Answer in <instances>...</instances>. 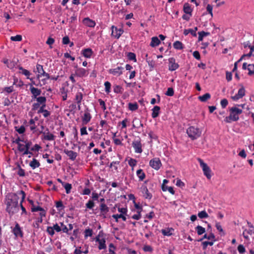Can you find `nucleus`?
Segmentation results:
<instances>
[{
    "instance_id": "58836bf2",
    "label": "nucleus",
    "mask_w": 254,
    "mask_h": 254,
    "mask_svg": "<svg viewBox=\"0 0 254 254\" xmlns=\"http://www.w3.org/2000/svg\"><path fill=\"white\" fill-rule=\"evenodd\" d=\"M112 217L114 218L117 222H118L119 218H122L123 221H125L127 219L125 215H123L122 214H114L112 215Z\"/></svg>"
},
{
    "instance_id": "39448f33",
    "label": "nucleus",
    "mask_w": 254,
    "mask_h": 254,
    "mask_svg": "<svg viewBox=\"0 0 254 254\" xmlns=\"http://www.w3.org/2000/svg\"><path fill=\"white\" fill-rule=\"evenodd\" d=\"M46 98L44 96H39L38 98L33 100L36 102L33 104L32 106V110L36 111L40 107L44 106L46 103Z\"/></svg>"
},
{
    "instance_id": "49530a36",
    "label": "nucleus",
    "mask_w": 254,
    "mask_h": 254,
    "mask_svg": "<svg viewBox=\"0 0 254 254\" xmlns=\"http://www.w3.org/2000/svg\"><path fill=\"white\" fill-rule=\"evenodd\" d=\"M56 206L58 209L59 211H61L63 210L64 208V206L63 205V202L61 201H57L56 202Z\"/></svg>"
},
{
    "instance_id": "a18cd8bd",
    "label": "nucleus",
    "mask_w": 254,
    "mask_h": 254,
    "mask_svg": "<svg viewBox=\"0 0 254 254\" xmlns=\"http://www.w3.org/2000/svg\"><path fill=\"white\" fill-rule=\"evenodd\" d=\"M203 239H207L208 240H211V241H215V236L214 235L211 233L209 234H205L204 236H203Z\"/></svg>"
},
{
    "instance_id": "603ef678",
    "label": "nucleus",
    "mask_w": 254,
    "mask_h": 254,
    "mask_svg": "<svg viewBox=\"0 0 254 254\" xmlns=\"http://www.w3.org/2000/svg\"><path fill=\"white\" fill-rule=\"evenodd\" d=\"M206 11L208 12V13L210 15L211 17H213V12H212L213 6L210 4H208L206 5Z\"/></svg>"
},
{
    "instance_id": "6e6552de",
    "label": "nucleus",
    "mask_w": 254,
    "mask_h": 254,
    "mask_svg": "<svg viewBox=\"0 0 254 254\" xmlns=\"http://www.w3.org/2000/svg\"><path fill=\"white\" fill-rule=\"evenodd\" d=\"M149 165L155 170H158L162 164L159 158H154L150 161Z\"/></svg>"
},
{
    "instance_id": "3c124183",
    "label": "nucleus",
    "mask_w": 254,
    "mask_h": 254,
    "mask_svg": "<svg viewBox=\"0 0 254 254\" xmlns=\"http://www.w3.org/2000/svg\"><path fill=\"white\" fill-rule=\"evenodd\" d=\"M198 216L199 218L202 219L207 218L208 215L205 211L203 210L198 212Z\"/></svg>"
},
{
    "instance_id": "9b49d317",
    "label": "nucleus",
    "mask_w": 254,
    "mask_h": 254,
    "mask_svg": "<svg viewBox=\"0 0 254 254\" xmlns=\"http://www.w3.org/2000/svg\"><path fill=\"white\" fill-rule=\"evenodd\" d=\"M246 91L244 87L242 86L241 88H240L237 94L233 96H231V99L234 101H238L240 99L243 98L245 95Z\"/></svg>"
},
{
    "instance_id": "dca6fc26",
    "label": "nucleus",
    "mask_w": 254,
    "mask_h": 254,
    "mask_svg": "<svg viewBox=\"0 0 254 254\" xmlns=\"http://www.w3.org/2000/svg\"><path fill=\"white\" fill-rule=\"evenodd\" d=\"M12 232L15 235V237H22L23 234L22 231L18 225V224H16L15 227L12 229Z\"/></svg>"
},
{
    "instance_id": "864d4df0",
    "label": "nucleus",
    "mask_w": 254,
    "mask_h": 254,
    "mask_svg": "<svg viewBox=\"0 0 254 254\" xmlns=\"http://www.w3.org/2000/svg\"><path fill=\"white\" fill-rule=\"evenodd\" d=\"M93 234V231L90 229H86L84 231V237L87 238L88 237H91Z\"/></svg>"
},
{
    "instance_id": "423d86ee",
    "label": "nucleus",
    "mask_w": 254,
    "mask_h": 254,
    "mask_svg": "<svg viewBox=\"0 0 254 254\" xmlns=\"http://www.w3.org/2000/svg\"><path fill=\"white\" fill-rule=\"evenodd\" d=\"M197 161L199 163L200 166L202 169L204 175L206 177L207 179H210L211 177V171L210 168L205 163L203 162L201 159L198 158Z\"/></svg>"
},
{
    "instance_id": "052dcab7",
    "label": "nucleus",
    "mask_w": 254,
    "mask_h": 254,
    "mask_svg": "<svg viewBox=\"0 0 254 254\" xmlns=\"http://www.w3.org/2000/svg\"><path fill=\"white\" fill-rule=\"evenodd\" d=\"M17 174L20 177H24L25 175L24 170L22 169L20 166H19V167H18V171H17Z\"/></svg>"
},
{
    "instance_id": "cd10ccee",
    "label": "nucleus",
    "mask_w": 254,
    "mask_h": 254,
    "mask_svg": "<svg viewBox=\"0 0 254 254\" xmlns=\"http://www.w3.org/2000/svg\"><path fill=\"white\" fill-rule=\"evenodd\" d=\"M81 247L76 248L74 252V254H81L82 253L86 254L88 253V248L86 246H85V249L83 248L81 250Z\"/></svg>"
},
{
    "instance_id": "1a4fd4ad",
    "label": "nucleus",
    "mask_w": 254,
    "mask_h": 254,
    "mask_svg": "<svg viewBox=\"0 0 254 254\" xmlns=\"http://www.w3.org/2000/svg\"><path fill=\"white\" fill-rule=\"evenodd\" d=\"M30 91L32 94V101L38 98L41 93V89L34 87L32 84L30 85Z\"/></svg>"
},
{
    "instance_id": "aec40b11",
    "label": "nucleus",
    "mask_w": 254,
    "mask_h": 254,
    "mask_svg": "<svg viewBox=\"0 0 254 254\" xmlns=\"http://www.w3.org/2000/svg\"><path fill=\"white\" fill-rule=\"evenodd\" d=\"M64 152L68 156L69 158L72 161L75 160L77 156V153L72 150L65 149Z\"/></svg>"
},
{
    "instance_id": "f257e3e1",
    "label": "nucleus",
    "mask_w": 254,
    "mask_h": 254,
    "mask_svg": "<svg viewBox=\"0 0 254 254\" xmlns=\"http://www.w3.org/2000/svg\"><path fill=\"white\" fill-rule=\"evenodd\" d=\"M18 193H11L7 195L5 204L6 205V210L9 214H13L18 212L19 210Z\"/></svg>"
},
{
    "instance_id": "b1692460",
    "label": "nucleus",
    "mask_w": 254,
    "mask_h": 254,
    "mask_svg": "<svg viewBox=\"0 0 254 254\" xmlns=\"http://www.w3.org/2000/svg\"><path fill=\"white\" fill-rule=\"evenodd\" d=\"M96 241L98 242V249L99 250H103L106 248V245L105 244L106 241L104 238L100 239L99 237H97Z\"/></svg>"
},
{
    "instance_id": "20e7f679",
    "label": "nucleus",
    "mask_w": 254,
    "mask_h": 254,
    "mask_svg": "<svg viewBox=\"0 0 254 254\" xmlns=\"http://www.w3.org/2000/svg\"><path fill=\"white\" fill-rule=\"evenodd\" d=\"M187 133L189 137L194 140L200 136L201 131L198 127L191 126L187 129Z\"/></svg>"
},
{
    "instance_id": "7c9ffc66",
    "label": "nucleus",
    "mask_w": 254,
    "mask_h": 254,
    "mask_svg": "<svg viewBox=\"0 0 254 254\" xmlns=\"http://www.w3.org/2000/svg\"><path fill=\"white\" fill-rule=\"evenodd\" d=\"M160 43V41L157 37H153L151 38V41L150 46L152 47H155L158 46Z\"/></svg>"
},
{
    "instance_id": "0e129e2a",
    "label": "nucleus",
    "mask_w": 254,
    "mask_h": 254,
    "mask_svg": "<svg viewBox=\"0 0 254 254\" xmlns=\"http://www.w3.org/2000/svg\"><path fill=\"white\" fill-rule=\"evenodd\" d=\"M174 94V90L172 88H168L166 93V95L169 96H172Z\"/></svg>"
},
{
    "instance_id": "a211bd4d",
    "label": "nucleus",
    "mask_w": 254,
    "mask_h": 254,
    "mask_svg": "<svg viewBox=\"0 0 254 254\" xmlns=\"http://www.w3.org/2000/svg\"><path fill=\"white\" fill-rule=\"evenodd\" d=\"M75 73L78 76L82 77L87 76L88 71L83 68H78L75 70Z\"/></svg>"
},
{
    "instance_id": "de8ad7c7",
    "label": "nucleus",
    "mask_w": 254,
    "mask_h": 254,
    "mask_svg": "<svg viewBox=\"0 0 254 254\" xmlns=\"http://www.w3.org/2000/svg\"><path fill=\"white\" fill-rule=\"evenodd\" d=\"M191 34L193 36H196V34H195L194 31H192V29H185L184 31V34L187 35L189 34Z\"/></svg>"
},
{
    "instance_id": "bf43d9fd",
    "label": "nucleus",
    "mask_w": 254,
    "mask_h": 254,
    "mask_svg": "<svg viewBox=\"0 0 254 254\" xmlns=\"http://www.w3.org/2000/svg\"><path fill=\"white\" fill-rule=\"evenodd\" d=\"M47 233L51 236H53L55 234L54 230L53 227L49 226L47 228Z\"/></svg>"
},
{
    "instance_id": "c85d7f7f",
    "label": "nucleus",
    "mask_w": 254,
    "mask_h": 254,
    "mask_svg": "<svg viewBox=\"0 0 254 254\" xmlns=\"http://www.w3.org/2000/svg\"><path fill=\"white\" fill-rule=\"evenodd\" d=\"M160 108L158 106H155L154 107V108L152 109V114L151 116L153 118H157L160 113Z\"/></svg>"
},
{
    "instance_id": "0eeeda50",
    "label": "nucleus",
    "mask_w": 254,
    "mask_h": 254,
    "mask_svg": "<svg viewBox=\"0 0 254 254\" xmlns=\"http://www.w3.org/2000/svg\"><path fill=\"white\" fill-rule=\"evenodd\" d=\"M92 116L90 114V110L88 108H86L81 115L82 123L83 125H87L90 122Z\"/></svg>"
},
{
    "instance_id": "473e14b6",
    "label": "nucleus",
    "mask_w": 254,
    "mask_h": 254,
    "mask_svg": "<svg viewBox=\"0 0 254 254\" xmlns=\"http://www.w3.org/2000/svg\"><path fill=\"white\" fill-rule=\"evenodd\" d=\"M183 11L186 14H192V9L188 3H185L184 4Z\"/></svg>"
},
{
    "instance_id": "680f3d73",
    "label": "nucleus",
    "mask_w": 254,
    "mask_h": 254,
    "mask_svg": "<svg viewBox=\"0 0 254 254\" xmlns=\"http://www.w3.org/2000/svg\"><path fill=\"white\" fill-rule=\"evenodd\" d=\"M220 104L222 108H225L228 104V100L226 99H222L220 102Z\"/></svg>"
},
{
    "instance_id": "13d9d810",
    "label": "nucleus",
    "mask_w": 254,
    "mask_h": 254,
    "mask_svg": "<svg viewBox=\"0 0 254 254\" xmlns=\"http://www.w3.org/2000/svg\"><path fill=\"white\" fill-rule=\"evenodd\" d=\"M127 57H128V59H129L130 60H132L134 62L136 61V56H135V54H134L133 53H131V52L128 53Z\"/></svg>"
},
{
    "instance_id": "6e6d98bb",
    "label": "nucleus",
    "mask_w": 254,
    "mask_h": 254,
    "mask_svg": "<svg viewBox=\"0 0 254 254\" xmlns=\"http://www.w3.org/2000/svg\"><path fill=\"white\" fill-rule=\"evenodd\" d=\"M104 85H105V87L106 92H107V93H109V92H110V89H111V83L109 81H106L104 83Z\"/></svg>"
},
{
    "instance_id": "2f4dec72",
    "label": "nucleus",
    "mask_w": 254,
    "mask_h": 254,
    "mask_svg": "<svg viewBox=\"0 0 254 254\" xmlns=\"http://www.w3.org/2000/svg\"><path fill=\"white\" fill-rule=\"evenodd\" d=\"M35 120L37 121L38 118L32 119L28 123V126H29L31 130H34L36 128L37 126L35 125Z\"/></svg>"
},
{
    "instance_id": "4be33fe9",
    "label": "nucleus",
    "mask_w": 254,
    "mask_h": 254,
    "mask_svg": "<svg viewBox=\"0 0 254 254\" xmlns=\"http://www.w3.org/2000/svg\"><path fill=\"white\" fill-rule=\"evenodd\" d=\"M18 150L23 153V155H27V154H32V153L26 149L25 147V145L22 144L21 143L18 144L17 146Z\"/></svg>"
},
{
    "instance_id": "4468645a",
    "label": "nucleus",
    "mask_w": 254,
    "mask_h": 254,
    "mask_svg": "<svg viewBox=\"0 0 254 254\" xmlns=\"http://www.w3.org/2000/svg\"><path fill=\"white\" fill-rule=\"evenodd\" d=\"M124 69V67L122 66H118L115 68L110 69L109 70V73L115 76H119L123 73Z\"/></svg>"
},
{
    "instance_id": "ddd939ff",
    "label": "nucleus",
    "mask_w": 254,
    "mask_h": 254,
    "mask_svg": "<svg viewBox=\"0 0 254 254\" xmlns=\"http://www.w3.org/2000/svg\"><path fill=\"white\" fill-rule=\"evenodd\" d=\"M169 70L170 71H174L178 69L179 65L174 58H169Z\"/></svg>"
},
{
    "instance_id": "5701e85b",
    "label": "nucleus",
    "mask_w": 254,
    "mask_h": 254,
    "mask_svg": "<svg viewBox=\"0 0 254 254\" xmlns=\"http://www.w3.org/2000/svg\"><path fill=\"white\" fill-rule=\"evenodd\" d=\"M56 138V136L52 133L48 131L47 132H44L43 134V139L52 141L54 140Z\"/></svg>"
},
{
    "instance_id": "e2e57ef3",
    "label": "nucleus",
    "mask_w": 254,
    "mask_h": 254,
    "mask_svg": "<svg viewBox=\"0 0 254 254\" xmlns=\"http://www.w3.org/2000/svg\"><path fill=\"white\" fill-rule=\"evenodd\" d=\"M238 251L239 253L243 254L246 252L245 248L242 245H240L238 247Z\"/></svg>"
},
{
    "instance_id": "f8f14e48",
    "label": "nucleus",
    "mask_w": 254,
    "mask_h": 254,
    "mask_svg": "<svg viewBox=\"0 0 254 254\" xmlns=\"http://www.w3.org/2000/svg\"><path fill=\"white\" fill-rule=\"evenodd\" d=\"M132 145L135 153H141L142 152V144L139 139L134 140Z\"/></svg>"
},
{
    "instance_id": "4d7b16f0",
    "label": "nucleus",
    "mask_w": 254,
    "mask_h": 254,
    "mask_svg": "<svg viewBox=\"0 0 254 254\" xmlns=\"http://www.w3.org/2000/svg\"><path fill=\"white\" fill-rule=\"evenodd\" d=\"M10 40L12 41H21L22 40V36L20 35H17L15 36H11Z\"/></svg>"
},
{
    "instance_id": "5fc2aeb1",
    "label": "nucleus",
    "mask_w": 254,
    "mask_h": 254,
    "mask_svg": "<svg viewBox=\"0 0 254 254\" xmlns=\"http://www.w3.org/2000/svg\"><path fill=\"white\" fill-rule=\"evenodd\" d=\"M122 87L119 85H116L114 87V91L116 93H121L123 92Z\"/></svg>"
},
{
    "instance_id": "4c0bfd02",
    "label": "nucleus",
    "mask_w": 254,
    "mask_h": 254,
    "mask_svg": "<svg viewBox=\"0 0 254 254\" xmlns=\"http://www.w3.org/2000/svg\"><path fill=\"white\" fill-rule=\"evenodd\" d=\"M162 189L164 191L168 190L169 192H170L172 194H174L175 193V191L174 190L173 188L171 187H168L165 185H162Z\"/></svg>"
},
{
    "instance_id": "f704fd0d",
    "label": "nucleus",
    "mask_w": 254,
    "mask_h": 254,
    "mask_svg": "<svg viewBox=\"0 0 254 254\" xmlns=\"http://www.w3.org/2000/svg\"><path fill=\"white\" fill-rule=\"evenodd\" d=\"M83 99V95L81 92H78L76 93L75 100L77 104H81V101Z\"/></svg>"
},
{
    "instance_id": "c03bdc74",
    "label": "nucleus",
    "mask_w": 254,
    "mask_h": 254,
    "mask_svg": "<svg viewBox=\"0 0 254 254\" xmlns=\"http://www.w3.org/2000/svg\"><path fill=\"white\" fill-rule=\"evenodd\" d=\"M210 98V95L209 93H205L202 96L198 97L199 99L202 102H205Z\"/></svg>"
},
{
    "instance_id": "8fccbe9b",
    "label": "nucleus",
    "mask_w": 254,
    "mask_h": 254,
    "mask_svg": "<svg viewBox=\"0 0 254 254\" xmlns=\"http://www.w3.org/2000/svg\"><path fill=\"white\" fill-rule=\"evenodd\" d=\"M215 227L216 228V229H217V230L221 233L223 235H225V233H224V231H223V228H222V226L220 224V223L219 222H216V224H215Z\"/></svg>"
},
{
    "instance_id": "79ce46f5",
    "label": "nucleus",
    "mask_w": 254,
    "mask_h": 254,
    "mask_svg": "<svg viewBox=\"0 0 254 254\" xmlns=\"http://www.w3.org/2000/svg\"><path fill=\"white\" fill-rule=\"evenodd\" d=\"M174 48L177 50H181L183 49V46L182 42L177 41L173 44Z\"/></svg>"
},
{
    "instance_id": "9d476101",
    "label": "nucleus",
    "mask_w": 254,
    "mask_h": 254,
    "mask_svg": "<svg viewBox=\"0 0 254 254\" xmlns=\"http://www.w3.org/2000/svg\"><path fill=\"white\" fill-rule=\"evenodd\" d=\"M111 29L112 36L117 39H119L124 32V30L122 28L118 29L117 27H115V26H112Z\"/></svg>"
},
{
    "instance_id": "a19ab883",
    "label": "nucleus",
    "mask_w": 254,
    "mask_h": 254,
    "mask_svg": "<svg viewBox=\"0 0 254 254\" xmlns=\"http://www.w3.org/2000/svg\"><path fill=\"white\" fill-rule=\"evenodd\" d=\"M63 186L64 187V188L65 190L66 193L67 194H68L71 191V189L72 188L71 185L69 183H66L63 184Z\"/></svg>"
},
{
    "instance_id": "72a5a7b5",
    "label": "nucleus",
    "mask_w": 254,
    "mask_h": 254,
    "mask_svg": "<svg viewBox=\"0 0 254 254\" xmlns=\"http://www.w3.org/2000/svg\"><path fill=\"white\" fill-rule=\"evenodd\" d=\"M136 175L138 178L139 180L140 181H142L145 178V174L144 173L143 171L141 169L137 170Z\"/></svg>"
},
{
    "instance_id": "ea45409f",
    "label": "nucleus",
    "mask_w": 254,
    "mask_h": 254,
    "mask_svg": "<svg viewBox=\"0 0 254 254\" xmlns=\"http://www.w3.org/2000/svg\"><path fill=\"white\" fill-rule=\"evenodd\" d=\"M195 230L198 235H201L205 232V228L199 225L195 228Z\"/></svg>"
},
{
    "instance_id": "7ed1b4c3",
    "label": "nucleus",
    "mask_w": 254,
    "mask_h": 254,
    "mask_svg": "<svg viewBox=\"0 0 254 254\" xmlns=\"http://www.w3.org/2000/svg\"><path fill=\"white\" fill-rule=\"evenodd\" d=\"M34 71L38 73L37 75V78L38 79H40L42 77H44L43 79H41L44 84L45 83L46 80L50 78V75L44 71L43 66L41 64H37L36 69L34 70Z\"/></svg>"
},
{
    "instance_id": "09e8293b",
    "label": "nucleus",
    "mask_w": 254,
    "mask_h": 254,
    "mask_svg": "<svg viewBox=\"0 0 254 254\" xmlns=\"http://www.w3.org/2000/svg\"><path fill=\"white\" fill-rule=\"evenodd\" d=\"M100 210L102 212L106 213L109 211V208L105 203H101L100 205Z\"/></svg>"
},
{
    "instance_id": "37998d69",
    "label": "nucleus",
    "mask_w": 254,
    "mask_h": 254,
    "mask_svg": "<svg viewBox=\"0 0 254 254\" xmlns=\"http://www.w3.org/2000/svg\"><path fill=\"white\" fill-rule=\"evenodd\" d=\"M138 108V106L136 103H129L128 104V108L131 111L136 110Z\"/></svg>"
},
{
    "instance_id": "e433bc0d",
    "label": "nucleus",
    "mask_w": 254,
    "mask_h": 254,
    "mask_svg": "<svg viewBox=\"0 0 254 254\" xmlns=\"http://www.w3.org/2000/svg\"><path fill=\"white\" fill-rule=\"evenodd\" d=\"M128 164L131 167V170L133 171L134 170V167L137 164V161L134 159L130 158L128 161Z\"/></svg>"
},
{
    "instance_id": "f03ea898",
    "label": "nucleus",
    "mask_w": 254,
    "mask_h": 254,
    "mask_svg": "<svg viewBox=\"0 0 254 254\" xmlns=\"http://www.w3.org/2000/svg\"><path fill=\"white\" fill-rule=\"evenodd\" d=\"M229 111L230 112L229 116L226 117L224 119V121L227 123L238 121L239 120V115L243 112L242 109L238 108L236 106L229 108Z\"/></svg>"
},
{
    "instance_id": "412c9836",
    "label": "nucleus",
    "mask_w": 254,
    "mask_h": 254,
    "mask_svg": "<svg viewBox=\"0 0 254 254\" xmlns=\"http://www.w3.org/2000/svg\"><path fill=\"white\" fill-rule=\"evenodd\" d=\"M93 51L90 48H86L81 51V54L86 58H90L93 55Z\"/></svg>"
},
{
    "instance_id": "bb28decb",
    "label": "nucleus",
    "mask_w": 254,
    "mask_h": 254,
    "mask_svg": "<svg viewBox=\"0 0 254 254\" xmlns=\"http://www.w3.org/2000/svg\"><path fill=\"white\" fill-rule=\"evenodd\" d=\"M29 165L33 169H35L40 166V163L36 159L33 158V159L30 162Z\"/></svg>"
},
{
    "instance_id": "c9c22d12",
    "label": "nucleus",
    "mask_w": 254,
    "mask_h": 254,
    "mask_svg": "<svg viewBox=\"0 0 254 254\" xmlns=\"http://www.w3.org/2000/svg\"><path fill=\"white\" fill-rule=\"evenodd\" d=\"M198 41H202L204 37H206L210 35L209 32H206L204 31H201L198 33Z\"/></svg>"
},
{
    "instance_id": "338daca9",
    "label": "nucleus",
    "mask_w": 254,
    "mask_h": 254,
    "mask_svg": "<svg viewBox=\"0 0 254 254\" xmlns=\"http://www.w3.org/2000/svg\"><path fill=\"white\" fill-rule=\"evenodd\" d=\"M16 130L20 134L24 133L25 131V127L23 126H21L19 128L15 127Z\"/></svg>"
},
{
    "instance_id": "393cba45",
    "label": "nucleus",
    "mask_w": 254,
    "mask_h": 254,
    "mask_svg": "<svg viewBox=\"0 0 254 254\" xmlns=\"http://www.w3.org/2000/svg\"><path fill=\"white\" fill-rule=\"evenodd\" d=\"M19 69L20 70L19 72L20 73L25 75L27 79H29L31 81L33 80V78H31L30 77V76L31 74V73H30V72L29 70L23 68L21 66L19 67Z\"/></svg>"
},
{
    "instance_id": "a878e982",
    "label": "nucleus",
    "mask_w": 254,
    "mask_h": 254,
    "mask_svg": "<svg viewBox=\"0 0 254 254\" xmlns=\"http://www.w3.org/2000/svg\"><path fill=\"white\" fill-rule=\"evenodd\" d=\"M18 194L21 196V199L20 201V206L22 211V213H26V209L22 205V202L24 201L25 197V193L23 190H20L18 192Z\"/></svg>"
},
{
    "instance_id": "2eb2a0df",
    "label": "nucleus",
    "mask_w": 254,
    "mask_h": 254,
    "mask_svg": "<svg viewBox=\"0 0 254 254\" xmlns=\"http://www.w3.org/2000/svg\"><path fill=\"white\" fill-rule=\"evenodd\" d=\"M140 190L143 196L145 198L150 199L152 198V194L149 192L146 186L142 185L140 188Z\"/></svg>"
},
{
    "instance_id": "c756f323",
    "label": "nucleus",
    "mask_w": 254,
    "mask_h": 254,
    "mask_svg": "<svg viewBox=\"0 0 254 254\" xmlns=\"http://www.w3.org/2000/svg\"><path fill=\"white\" fill-rule=\"evenodd\" d=\"M174 231V229L172 228H167L161 230V233L164 236H170L172 235L173 232Z\"/></svg>"
},
{
    "instance_id": "f3484780",
    "label": "nucleus",
    "mask_w": 254,
    "mask_h": 254,
    "mask_svg": "<svg viewBox=\"0 0 254 254\" xmlns=\"http://www.w3.org/2000/svg\"><path fill=\"white\" fill-rule=\"evenodd\" d=\"M243 69H247L249 71L248 74L249 75H254V64H247L246 63H244L243 64Z\"/></svg>"
},
{
    "instance_id": "6ab92c4d",
    "label": "nucleus",
    "mask_w": 254,
    "mask_h": 254,
    "mask_svg": "<svg viewBox=\"0 0 254 254\" xmlns=\"http://www.w3.org/2000/svg\"><path fill=\"white\" fill-rule=\"evenodd\" d=\"M83 23L86 26L89 27H94L96 25V22L95 21L90 19L88 17L84 18L83 19Z\"/></svg>"
},
{
    "instance_id": "69168bd1",
    "label": "nucleus",
    "mask_w": 254,
    "mask_h": 254,
    "mask_svg": "<svg viewBox=\"0 0 254 254\" xmlns=\"http://www.w3.org/2000/svg\"><path fill=\"white\" fill-rule=\"evenodd\" d=\"M86 206L88 208L92 209L94 206V203L93 201L90 200L86 204Z\"/></svg>"
},
{
    "instance_id": "774afa93",
    "label": "nucleus",
    "mask_w": 254,
    "mask_h": 254,
    "mask_svg": "<svg viewBox=\"0 0 254 254\" xmlns=\"http://www.w3.org/2000/svg\"><path fill=\"white\" fill-rule=\"evenodd\" d=\"M41 148V147L39 144H36L31 148V150L32 151H38Z\"/></svg>"
}]
</instances>
